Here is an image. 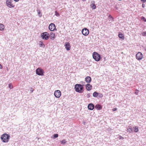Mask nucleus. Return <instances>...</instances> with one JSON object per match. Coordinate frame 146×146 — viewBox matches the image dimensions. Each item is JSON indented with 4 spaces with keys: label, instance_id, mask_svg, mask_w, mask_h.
Returning <instances> with one entry per match:
<instances>
[{
    "label": "nucleus",
    "instance_id": "bb28decb",
    "mask_svg": "<svg viewBox=\"0 0 146 146\" xmlns=\"http://www.w3.org/2000/svg\"><path fill=\"white\" fill-rule=\"evenodd\" d=\"M58 134H54L53 135V137H54L53 138H57L58 137Z\"/></svg>",
    "mask_w": 146,
    "mask_h": 146
},
{
    "label": "nucleus",
    "instance_id": "4be33fe9",
    "mask_svg": "<svg viewBox=\"0 0 146 146\" xmlns=\"http://www.w3.org/2000/svg\"><path fill=\"white\" fill-rule=\"evenodd\" d=\"M127 131L128 132H129L130 133H131L133 132V129L130 126H129L128 127V128L127 129Z\"/></svg>",
    "mask_w": 146,
    "mask_h": 146
},
{
    "label": "nucleus",
    "instance_id": "f8f14e48",
    "mask_svg": "<svg viewBox=\"0 0 146 146\" xmlns=\"http://www.w3.org/2000/svg\"><path fill=\"white\" fill-rule=\"evenodd\" d=\"M65 46L66 49L67 50H69L70 49L71 46L70 43L68 42H66L65 44Z\"/></svg>",
    "mask_w": 146,
    "mask_h": 146
},
{
    "label": "nucleus",
    "instance_id": "412c9836",
    "mask_svg": "<svg viewBox=\"0 0 146 146\" xmlns=\"http://www.w3.org/2000/svg\"><path fill=\"white\" fill-rule=\"evenodd\" d=\"M39 44L40 46V47H45V45L42 41H40L39 42Z\"/></svg>",
    "mask_w": 146,
    "mask_h": 146
},
{
    "label": "nucleus",
    "instance_id": "c756f323",
    "mask_svg": "<svg viewBox=\"0 0 146 146\" xmlns=\"http://www.w3.org/2000/svg\"><path fill=\"white\" fill-rule=\"evenodd\" d=\"M139 93V91L137 90H136L135 92V94L136 95H138Z\"/></svg>",
    "mask_w": 146,
    "mask_h": 146
},
{
    "label": "nucleus",
    "instance_id": "5701e85b",
    "mask_svg": "<svg viewBox=\"0 0 146 146\" xmlns=\"http://www.w3.org/2000/svg\"><path fill=\"white\" fill-rule=\"evenodd\" d=\"M134 129V131L135 132H137L139 131L138 127L135 126L133 127Z\"/></svg>",
    "mask_w": 146,
    "mask_h": 146
},
{
    "label": "nucleus",
    "instance_id": "72a5a7b5",
    "mask_svg": "<svg viewBox=\"0 0 146 146\" xmlns=\"http://www.w3.org/2000/svg\"><path fill=\"white\" fill-rule=\"evenodd\" d=\"M116 110H117V108H114L113 109V111H116Z\"/></svg>",
    "mask_w": 146,
    "mask_h": 146
},
{
    "label": "nucleus",
    "instance_id": "ddd939ff",
    "mask_svg": "<svg viewBox=\"0 0 146 146\" xmlns=\"http://www.w3.org/2000/svg\"><path fill=\"white\" fill-rule=\"evenodd\" d=\"M86 88L88 91L90 90L92 88V86L89 84H88L86 85Z\"/></svg>",
    "mask_w": 146,
    "mask_h": 146
},
{
    "label": "nucleus",
    "instance_id": "aec40b11",
    "mask_svg": "<svg viewBox=\"0 0 146 146\" xmlns=\"http://www.w3.org/2000/svg\"><path fill=\"white\" fill-rule=\"evenodd\" d=\"M5 29V26L4 25L2 24H0V30L1 31H3Z\"/></svg>",
    "mask_w": 146,
    "mask_h": 146
},
{
    "label": "nucleus",
    "instance_id": "dca6fc26",
    "mask_svg": "<svg viewBox=\"0 0 146 146\" xmlns=\"http://www.w3.org/2000/svg\"><path fill=\"white\" fill-rule=\"evenodd\" d=\"M95 108L97 110H101L102 109V106L101 105L99 104L96 105L95 106Z\"/></svg>",
    "mask_w": 146,
    "mask_h": 146
},
{
    "label": "nucleus",
    "instance_id": "39448f33",
    "mask_svg": "<svg viewBox=\"0 0 146 146\" xmlns=\"http://www.w3.org/2000/svg\"><path fill=\"white\" fill-rule=\"evenodd\" d=\"M41 36L42 39L45 40H48L49 38V34L46 32H44L42 33Z\"/></svg>",
    "mask_w": 146,
    "mask_h": 146
},
{
    "label": "nucleus",
    "instance_id": "f257e3e1",
    "mask_svg": "<svg viewBox=\"0 0 146 146\" xmlns=\"http://www.w3.org/2000/svg\"><path fill=\"white\" fill-rule=\"evenodd\" d=\"M74 89L76 92L80 93H81L84 91L83 86L80 84H76L75 86Z\"/></svg>",
    "mask_w": 146,
    "mask_h": 146
},
{
    "label": "nucleus",
    "instance_id": "e433bc0d",
    "mask_svg": "<svg viewBox=\"0 0 146 146\" xmlns=\"http://www.w3.org/2000/svg\"><path fill=\"white\" fill-rule=\"evenodd\" d=\"M14 1L16 2L18 1L19 0H14Z\"/></svg>",
    "mask_w": 146,
    "mask_h": 146
},
{
    "label": "nucleus",
    "instance_id": "0eeeda50",
    "mask_svg": "<svg viewBox=\"0 0 146 146\" xmlns=\"http://www.w3.org/2000/svg\"><path fill=\"white\" fill-rule=\"evenodd\" d=\"M143 58V55L140 52H138L136 55V58L138 60H141Z\"/></svg>",
    "mask_w": 146,
    "mask_h": 146
},
{
    "label": "nucleus",
    "instance_id": "58836bf2",
    "mask_svg": "<svg viewBox=\"0 0 146 146\" xmlns=\"http://www.w3.org/2000/svg\"><path fill=\"white\" fill-rule=\"evenodd\" d=\"M83 1H86V0H82Z\"/></svg>",
    "mask_w": 146,
    "mask_h": 146
},
{
    "label": "nucleus",
    "instance_id": "393cba45",
    "mask_svg": "<svg viewBox=\"0 0 146 146\" xmlns=\"http://www.w3.org/2000/svg\"><path fill=\"white\" fill-rule=\"evenodd\" d=\"M37 11L38 12V15H39V17H41L42 15L40 11L39 10H38Z\"/></svg>",
    "mask_w": 146,
    "mask_h": 146
},
{
    "label": "nucleus",
    "instance_id": "9d476101",
    "mask_svg": "<svg viewBox=\"0 0 146 146\" xmlns=\"http://www.w3.org/2000/svg\"><path fill=\"white\" fill-rule=\"evenodd\" d=\"M93 96L95 97H97L98 96L99 98H101L103 97V95L102 94L95 92L93 93Z\"/></svg>",
    "mask_w": 146,
    "mask_h": 146
},
{
    "label": "nucleus",
    "instance_id": "a211bd4d",
    "mask_svg": "<svg viewBox=\"0 0 146 146\" xmlns=\"http://www.w3.org/2000/svg\"><path fill=\"white\" fill-rule=\"evenodd\" d=\"M118 36L120 38L122 39L123 40H124V36L123 34L121 33H119Z\"/></svg>",
    "mask_w": 146,
    "mask_h": 146
},
{
    "label": "nucleus",
    "instance_id": "4468645a",
    "mask_svg": "<svg viewBox=\"0 0 146 146\" xmlns=\"http://www.w3.org/2000/svg\"><path fill=\"white\" fill-rule=\"evenodd\" d=\"M85 80L86 82L89 83L91 81V78L90 76H87L85 78Z\"/></svg>",
    "mask_w": 146,
    "mask_h": 146
},
{
    "label": "nucleus",
    "instance_id": "cd10ccee",
    "mask_svg": "<svg viewBox=\"0 0 146 146\" xmlns=\"http://www.w3.org/2000/svg\"><path fill=\"white\" fill-rule=\"evenodd\" d=\"M9 88L10 89H12L13 88V85H12V84L11 83L9 84Z\"/></svg>",
    "mask_w": 146,
    "mask_h": 146
},
{
    "label": "nucleus",
    "instance_id": "a878e982",
    "mask_svg": "<svg viewBox=\"0 0 146 146\" xmlns=\"http://www.w3.org/2000/svg\"><path fill=\"white\" fill-rule=\"evenodd\" d=\"M55 15L57 17H58L60 16V14L59 13H58L56 11L55 12Z\"/></svg>",
    "mask_w": 146,
    "mask_h": 146
},
{
    "label": "nucleus",
    "instance_id": "9b49d317",
    "mask_svg": "<svg viewBox=\"0 0 146 146\" xmlns=\"http://www.w3.org/2000/svg\"><path fill=\"white\" fill-rule=\"evenodd\" d=\"M54 95L56 98H59L61 95V92L59 90H56L54 93Z\"/></svg>",
    "mask_w": 146,
    "mask_h": 146
},
{
    "label": "nucleus",
    "instance_id": "7ed1b4c3",
    "mask_svg": "<svg viewBox=\"0 0 146 146\" xmlns=\"http://www.w3.org/2000/svg\"><path fill=\"white\" fill-rule=\"evenodd\" d=\"M93 58L96 61H99L101 59L100 55L97 52H94L92 54Z\"/></svg>",
    "mask_w": 146,
    "mask_h": 146
},
{
    "label": "nucleus",
    "instance_id": "1a4fd4ad",
    "mask_svg": "<svg viewBox=\"0 0 146 146\" xmlns=\"http://www.w3.org/2000/svg\"><path fill=\"white\" fill-rule=\"evenodd\" d=\"M82 34L84 36H86L89 34V31L87 28H84L82 31Z\"/></svg>",
    "mask_w": 146,
    "mask_h": 146
},
{
    "label": "nucleus",
    "instance_id": "f704fd0d",
    "mask_svg": "<svg viewBox=\"0 0 146 146\" xmlns=\"http://www.w3.org/2000/svg\"><path fill=\"white\" fill-rule=\"evenodd\" d=\"M145 4L143 3L142 4V7L143 8H144L145 7Z\"/></svg>",
    "mask_w": 146,
    "mask_h": 146
},
{
    "label": "nucleus",
    "instance_id": "20e7f679",
    "mask_svg": "<svg viewBox=\"0 0 146 146\" xmlns=\"http://www.w3.org/2000/svg\"><path fill=\"white\" fill-rule=\"evenodd\" d=\"M13 0H6V3L7 5L10 8H14L15 5L13 3Z\"/></svg>",
    "mask_w": 146,
    "mask_h": 146
},
{
    "label": "nucleus",
    "instance_id": "473e14b6",
    "mask_svg": "<svg viewBox=\"0 0 146 146\" xmlns=\"http://www.w3.org/2000/svg\"><path fill=\"white\" fill-rule=\"evenodd\" d=\"M141 1L143 3H144L146 1V0H141Z\"/></svg>",
    "mask_w": 146,
    "mask_h": 146
},
{
    "label": "nucleus",
    "instance_id": "c9c22d12",
    "mask_svg": "<svg viewBox=\"0 0 146 146\" xmlns=\"http://www.w3.org/2000/svg\"><path fill=\"white\" fill-rule=\"evenodd\" d=\"M3 68V67L2 65L0 64V69H1Z\"/></svg>",
    "mask_w": 146,
    "mask_h": 146
},
{
    "label": "nucleus",
    "instance_id": "6ab92c4d",
    "mask_svg": "<svg viewBox=\"0 0 146 146\" xmlns=\"http://www.w3.org/2000/svg\"><path fill=\"white\" fill-rule=\"evenodd\" d=\"M94 2V3L90 5V6L93 9H96V7L95 4H94L95 2L94 1H93Z\"/></svg>",
    "mask_w": 146,
    "mask_h": 146
},
{
    "label": "nucleus",
    "instance_id": "2f4dec72",
    "mask_svg": "<svg viewBox=\"0 0 146 146\" xmlns=\"http://www.w3.org/2000/svg\"><path fill=\"white\" fill-rule=\"evenodd\" d=\"M141 19H143L145 22H146V19L144 17H141Z\"/></svg>",
    "mask_w": 146,
    "mask_h": 146
},
{
    "label": "nucleus",
    "instance_id": "b1692460",
    "mask_svg": "<svg viewBox=\"0 0 146 146\" xmlns=\"http://www.w3.org/2000/svg\"><path fill=\"white\" fill-rule=\"evenodd\" d=\"M60 142L61 144L64 145L66 144V143L67 141L65 140L64 139L60 141Z\"/></svg>",
    "mask_w": 146,
    "mask_h": 146
},
{
    "label": "nucleus",
    "instance_id": "f03ea898",
    "mask_svg": "<svg viewBox=\"0 0 146 146\" xmlns=\"http://www.w3.org/2000/svg\"><path fill=\"white\" fill-rule=\"evenodd\" d=\"M10 136L7 133H4L1 135V138L3 142L7 143L9 140Z\"/></svg>",
    "mask_w": 146,
    "mask_h": 146
},
{
    "label": "nucleus",
    "instance_id": "c85d7f7f",
    "mask_svg": "<svg viewBox=\"0 0 146 146\" xmlns=\"http://www.w3.org/2000/svg\"><path fill=\"white\" fill-rule=\"evenodd\" d=\"M141 34L143 36H146V31L142 32L141 33Z\"/></svg>",
    "mask_w": 146,
    "mask_h": 146
},
{
    "label": "nucleus",
    "instance_id": "2eb2a0df",
    "mask_svg": "<svg viewBox=\"0 0 146 146\" xmlns=\"http://www.w3.org/2000/svg\"><path fill=\"white\" fill-rule=\"evenodd\" d=\"M89 109L90 110H92L94 108V106L92 104H89L88 106Z\"/></svg>",
    "mask_w": 146,
    "mask_h": 146
},
{
    "label": "nucleus",
    "instance_id": "4c0bfd02",
    "mask_svg": "<svg viewBox=\"0 0 146 146\" xmlns=\"http://www.w3.org/2000/svg\"><path fill=\"white\" fill-rule=\"evenodd\" d=\"M109 17L110 18L112 17L111 16V15H110L109 16Z\"/></svg>",
    "mask_w": 146,
    "mask_h": 146
},
{
    "label": "nucleus",
    "instance_id": "f3484780",
    "mask_svg": "<svg viewBox=\"0 0 146 146\" xmlns=\"http://www.w3.org/2000/svg\"><path fill=\"white\" fill-rule=\"evenodd\" d=\"M55 37V34L54 33H50V38L51 39L54 40Z\"/></svg>",
    "mask_w": 146,
    "mask_h": 146
},
{
    "label": "nucleus",
    "instance_id": "6e6552de",
    "mask_svg": "<svg viewBox=\"0 0 146 146\" xmlns=\"http://www.w3.org/2000/svg\"><path fill=\"white\" fill-rule=\"evenodd\" d=\"M49 29L51 31H54L55 30L56 31L55 25L54 23H51L50 24L49 27Z\"/></svg>",
    "mask_w": 146,
    "mask_h": 146
},
{
    "label": "nucleus",
    "instance_id": "423d86ee",
    "mask_svg": "<svg viewBox=\"0 0 146 146\" xmlns=\"http://www.w3.org/2000/svg\"><path fill=\"white\" fill-rule=\"evenodd\" d=\"M36 74L40 76L43 75L44 73L43 70L39 68H38L36 69Z\"/></svg>",
    "mask_w": 146,
    "mask_h": 146
},
{
    "label": "nucleus",
    "instance_id": "7c9ffc66",
    "mask_svg": "<svg viewBox=\"0 0 146 146\" xmlns=\"http://www.w3.org/2000/svg\"><path fill=\"white\" fill-rule=\"evenodd\" d=\"M118 138L119 139H124L123 137L120 135L119 136Z\"/></svg>",
    "mask_w": 146,
    "mask_h": 146
}]
</instances>
